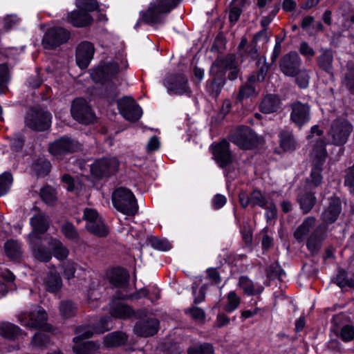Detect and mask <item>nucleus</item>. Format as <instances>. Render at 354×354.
Masks as SVG:
<instances>
[{"mask_svg":"<svg viewBox=\"0 0 354 354\" xmlns=\"http://www.w3.org/2000/svg\"><path fill=\"white\" fill-rule=\"evenodd\" d=\"M70 33L62 28H50L44 35L42 46L45 49L53 50L68 41Z\"/></svg>","mask_w":354,"mask_h":354,"instance_id":"obj_10","label":"nucleus"},{"mask_svg":"<svg viewBox=\"0 0 354 354\" xmlns=\"http://www.w3.org/2000/svg\"><path fill=\"white\" fill-rule=\"evenodd\" d=\"M239 286L243 290V292L248 296L259 295L263 290V286H259L256 287L252 281L246 276H242L239 278Z\"/></svg>","mask_w":354,"mask_h":354,"instance_id":"obj_28","label":"nucleus"},{"mask_svg":"<svg viewBox=\"0 0 354 354\" xmlns=\"http://www.w3.org/2000/svg\"><path fill=\"white\" fill-rule=\"evenodd\" d=\"M342 84L348 90L351 91H354V63H348L344 69Z\"/></svg>","mask_w":354,"mask_h":354,"instance_id":"obj_35","label":"nucleus"},{"mask_svg":"<svg viewBox=\"0 0 354 354\" xmlns=\"http://www.w3.org/2000/svg\"><path fill=\"white\" fill-rule=\"evenodd\" d=\"M325 239L324 234L319 227L316 228L307 240L308 249L313 254L317 253L321 248L322 241Z\"/></svg>","mask_w":354,"mask_h":354,"instance_id":"obj_27","label":"nucleus"},{"mask_svg":"<svg viewBox=\"0 0 354 354\" xmlns=\"http://www.w3.org/2000/svg\"><path fill=\"white\" fill-rule=\"evenodd\" d=\"M32 250L35 257L40 261L47 262L52 258L50 251L43 246L34 247Z\"/></svg>","mask_w":354,"mask_h":354,"instance_id":"obj_48","label":"nucleus"},{"mask_svg":"<svg viewBox=\"0 0 354 354\" xmlns=\"http://www.w3.org/2000/svg\"><path fill=\"white\" fill-rule=\"evenodd\" d=\"M110 283L115 287H124L128 281L129 275L121 268L113 269L109 276Z\"/></svg>","mask_w":354,"mask_h":354,"instance_id":"obj_30","label":"nucleus"},{"mask_svg":"<svg viewBox=\"0 0 354 354\" xmlns=\"http://www.w3.org/2000/svg\"><path fill=\"white\" fill-rule=\"evenodd\" d=\"M334 283L340 288L346 286L352 287L354 286V281L353 279H348L347 278L346 273L344 271L339 272V273L335 277Z\"/></svg>","mask_w":354,"mask_h":354,"instance_id":"obj_53","label":"nucleus"},{"mask_svg":"<svg viewBox=\"0 0 354 354\" xmlns=\"http://www.w3.org/2000/svg\"><path fill=\"white\" fill-rule=\"evenodd\" d=\"M77 264L74 262L68 261L64 265V276L67 279H71L74 277L76 270Z\"/></svg>","mask_w":354,"mask_h":354,"instance_id":"obj_60","label":"nucleus"},{"mask_svg":"<svg viewBox=\"0 0 354 354\" xmlns=\"http://www.w3.org/2000/svg\"><path fill=\"white\" fill-rule=\"evenodd\" d=\"M46 312L40 306H35L34 309L23 312L18 316L21 325L29 328H37L44 326L47 321Z\"/></svg>","mask_w":354,"mask_h":354,"instance_id":"obj_7","label":"nucleus"},{"mask_svg":"<svg viewBox=\"0 0 354 354\" xmlns=\"http://www.w3.org/2000/svg\"><path fill=\"white\" fill-rule=\"evenodd\" d=\"M268 275L270 278H279L280 279L284 271L281 268L280 266L277 263L271 264L267 270Z\"/></svg>","mask_w":354,"mask_h":354,"instance_id":"obj_57","label":"nucleus"},{"mask_svg":"<svg viewBox=\"0 0 354 354\" xmlns=\"http://www.w3.org/2000/svg\"><path fill=\"white\" fill-rule=\"evenodd\" d=\"M158 325L159 322L155 318L141 319L135 324L133 331L138 336L147 337L157 333Z\"/></svg>","mask_w":354,"mask_h":354,"instance_id":"obj_22","label":"nucleus"},{"mask_svg":"<svg viewBox=\"0 0 354 354\" xmlns=\"http://www.w3.org/2000/svg\"><path fill=\"white\" fill-rule=\"evenodd\" d=\"M50 167L49 161L45 159H39L35 164L34 169L38 176H44L49 173Z\"/></svg>","mask_w":354,"mask_h":354,"instance_id":"obj_51","label":"nucleus"},{"mask_svg":"<svg viewBox=\"0 0 354 354\" xmlns=\"http://www.w3.org/2000/svg\"><path fill=\"white\" fill-rule=\"evenodd\" d=\"M111 315L116 318H127L133 315L130 307L122 302H113L111 306Z\"/></svg>","mask_w":354,"mask_h":354,"instance_id":"obj_38","label":"nucleus"},{"mask_svg":"<svg viewBox=\"0 0 354 354\" xmlns=\"http://www.w3.org/2000/svg\"><path fill=\"white\" fill-rule=\"evenodd\" d=\"M316 219L315 217L308 216L306 218L301 224L296 229L294 232V237L299 242H302L315 227Z\"/></svg>","mask_w":354,"mask_h":354,"instance_id":"obj_25","label":"nucleus"},{"mask_svg":"<svg viewBox=\"0 0 354 354\" xmlns=\"http://www.w3.org/2000/svg\"><path fill=\"white\" fill-rule=\"evenodd\" d=\"M59 309L61 316L66 319L75 315L76 306L73 301L65 300L60 302Z\"/></svg>","mask_w":354,"mask_h":354,"instance_id":"obj_42","label":"nucleus"},{"mask_svg":"<svg viewBox=\"0 0 354 354\" xmlns=\"http://www.w3.org/2000/svg\"><path fill=\"white\" fill-rule=\"evenodd\" d=\"M280 146L286 151H294L297 147V142L292 132L282 131L279 133Z\"/></svg>","mask_w":354,"mask_h":354,"instance_id":"obj_34","label":"nucleus"},{"mask_svg":"<svg viewBox=\"0 0 354 354\" xmlns=\"http://www.w3.org/2000/svg\"><path fill=\"white\" fill-rule=\"evenodd\" d=\"M261 37H263L266 41H268L267 33L265 30H261L254 36L252 41L241 53V56L250 58L251 59L257 58V43Z\"/></svg>","mask_w":354,"mask_h":354,"instance_id":"obj_26","label":"nucleus"},{"mask_svg":"<svg viewBox=\"0 0 354 354\" xmlns=\"http://www.w3.org/2000/svg\"><path fill=\"white\" fill-rule=\"evenodd\" d=\"M342 210V203L340 198L337 196L331 197L324 207L320 218L326 224L333 223L337 220Z\"/></svg>","mask_w":354,"mask_h":354,"instance_id":"obj_17","label":"nucleus"},{"mask_svg":"<svg viewBox=\"0 0 354 354\" xmlns=\"http://www.w3.org/2000/svg\"><path fill=\"white\" fill-rule=\"evenodd\" d=\"M227 202L226 197L221 194H216L212 200V205L214 209H220L225 205Z\"/></svg>","mask_w":354,"mask_h":354,"instance_id":"obj_64","label":"nucleus"},{"mask_svg":"<svg viewBox=\"0 0 354 354\" xmlns=\"http://www.w3.org/2000/svg\"><path fill=\"white\" fill-rule=\"evenodd\" d=\"M212 73L216 72V75H214L213 80L207 82V90L210 95L216 97L225 84V73L216 64L212 66Z\"/></svg>","mask_w":354,"mask_h":354,"instance_id":"obj_20","label":"nucleus"},{"mask_svg":"<svg viewBox=\"0 0 354 354\" xmlns=\"http://www.w3.org/2000/svg\"><path fill=\"white\" fill-rule=\"evenodd\" d=\"M95 49L88 41L80 44L76 50V62L81 68H86L93 57Z\"/></svg>","mask_w":354,"mask_h":354,"instance_id":"obj_21","label":"nucleus"},{"mask_svg":"<svg viewBox=\"0 0 354 354\" xmlns=\"http://www.w3.org/2000/svg\"><path fill=\"white\" fill-rule=\"evenodd\" d=\"M118 167L115 158H104L95 160L91 165V171L96 177H105L115 174Z\"/></svg>","mask_w":354,"mask_h":354,"instance_id":"obj_11","label":"nucleus"},{"mask_svg":"<svg viewBox=\"0 0 354 354\" xmlns=\"http://www.w3.org/2000/svg\"><path fill=\"white\" fill-rule=\"evenodd\" d=\"M77 6L85 12L97 10L99 8L96 0H77Z\"/></svg>","mask_w":354,"mask_h":354,"instance_id":"obj_49","label":"nucleus"},{"mask_svg":"<svg viewBox=\"0 0 354 354\" xmlns=\"http://www.w3.org/2000/svg\"><path fill=\"white\" fill-rule=\"evenodd\" d=\"M62 232L69 239L77 240L79 238L76 229L71 223H65L62 227Z\"/></svg>","mask_w":354,"mask_h":354,"instance_id":"obj_54","label":"nucleus"},{"mask_svg":"<svg viewBox=\"0 0 354 354\" xmlns=\"http://www.w3.org/2000/svg\"><path fill=\"white\" fill-rule=\"evenodd\" d=\"M48 335L43 332L37 333L32 339V344L36 347H42L48 342Z\"/></svg>","mask_w":354,"mask_h":354,"instance_id":"obj_56","label":"nucleus"},{"mask_svg":"<svg viewBox=\"0 0 354 354\" xmlns=\"http://www.w3.org/2000/svg\"><path fill=\"white\" fill-rule=\"evenodd\" d=\"M21 334V330L9 322L0 323V335L6 339H15Z\"/></svg>","mask_w":354,"mask_h":354,"instance_id":"obj_31","label":"nucleus"},{"mask_svg":"<svg viewBox=\"0 0 354 354\" xmlns=\"http://www.w3.org/2000/svg\"><path fill=\"white\" fill-rule=\"evenodd\" d=\"M68 20L74 26L84 27L91 24L93 21V18L88 13L79 9L68 13Z\"/></svg>","mask_w":354,"mask_h":354,"instance_id":"obj_24","label":"nucleus"},{"mask_svg":"<svg viewBox=\"0 0 354 354\" xmlns=\"http://www.w3.org/2000/svg\"><path fill=\"white\" fill-rule=\"evenodd\" d=\"M151 246L159 250L167 251L171 248V245L167 240L153 237L150 241Z\"/></svg>","mask_w":354,"mask_h":354,"instance_id":"obj_55","label":"nucleus"},{"mask_svg":"<svg viewBox=\"0 0 354 354\" xmlns=\"http://www.w3.org/2000/svg\"><path fill=\"white\" fill-rule=\"evenodd\" d=\"M40 194L42 200L48 205H53L56 201L55 191L50 186L43 187Z\"/></svg>","mask_w":354,"mask_h":354,"instance_id":"obj_50","label":"nucleus"},{"mask_svg":"<svg viewBox=\"0 0 354 354\" xmlns=\"http://www.w3.org/2000/svg\"><path fill=\"white\" fill-rule=\"evenodd\" d=\"M327 153L326 143L322 140H317L313 146L310 157L313 163V167L310 176V182L314 186H318L322 180V165L326 160Z\"/></svg>","mask_w":354,"mask_h":354,"instance_id":"obj_3","label":"nucleus"},{"mask_svg":"<svg viewBox=\"0 0 354 354\" xmlns=\"http://www.w3.org/2000/svg\"><path fill=\"white\" fill-rule=\"evenodd\" d=\"M30 224L34 231L43 234L48 228V218L43 213H38L31 218Z\"/></svg>","mask_w":354,"mask_h":354,"instance_id":"obj_37","label":"nucleus"},{"mask_svg":"<svg viewBox=\"0 0 354 354\" xmlns=\"http://www.w3.org/2000/svg\"><path fill=\"white\" fill-rule=\"evenodd\" d=\"M114 207L127 216H134L138 210L135 196L132 192L125 187L117 188L112 194Z\"/></svg>","mask_w":354,"mask_h":354,"instance_id":"obj_2","label":"nucleus"},{"mask_svg":"<svg viewBox=\"0 0 354 354\" xmlns=\"http://www.w3.org/2000/svg\"><path fill=\"white\" fill-rule=\"evenodd\" d=\"M44 284L48 292H56L61 289L62 281L59 273L50 272L44 281Z\"/></svg>","mask_w":354,"mask_h":354,"instance_id":"obj_32","label":"nucleus"},{"mask_svg":"<svg viewBox=\"0 0 354 354\" xmlns=\"http://www.w3.org/2000/svg\"><path fill=\"white\" fill-rule=\"evenodd\" d=\"M353 129L352 124L348 120L338 118L332 122L328 135L333 145L340 146L347 142Z\"/></svg>","mask_w":354,"mask_h":354,"instance_id":"obj_4","label":"nucleus"},{"mask_svg":"<svg viewBox=\"0 0 354 354\" xmlns=\"http://www.w3.org/2000/svg\"><path fill=\"white\" fill-rule=\"evenodd\" d=\"M71 112L75 120L83 124H89L95 119L90 106L83 98H77L73 102Z\"/></svg>","mask_w":354,"mask_h":354,"instance_id":"obj_13","label":"nucleus"},{"mask_svg":"<svg viewBox=\"0 0 354 354\" xmlns=\"http://www.w3.org/2000/svg\"><path fill=\"white\" fill-rule=\"evenodd\" d=\"M98 348V344L93 342H87L83 344L74 346L73 351L77 354H93Z\"/></svg>","mask_w":354,"mask_h":354,"instance_id":"obj_47","label":"nucleus"},{"mask_svg":"<svg viewBox=\"0 0 354 354\" xmlns=\"http://www.w3.org/2000/svg\"><path fill=\"white\" fill-rule=\"evenodd\" d=\"M186 313H189L191 316L196 321H203L205 318L204 311L198 307H192L186 310Z\"/></svg>","mask_w":354,"mask_h":354,"instance_id":"obj_62","label":"nucleus"},{"mask_svg":"<svg viewBox=\"0 0 354 354\" xmlns=\"http://www.w3.org/2000/svg\"><path fill=\"white\" fill-rule=\"evenodd\" d=\"M340 337L344 342H350L354 338V327L346 325L342 327L340 331Z\"/></svg>","mask_w":354,"mask_h":354,"instance_id":"obj_58","label":"nucleus"},{"mask_svg":"<svg viewBox=\"0 0 354 354\" xmlns=\"http://www.w3.org/2000/svg\"><path fill=\"white\" fill-rule=\"evenodd\" d=\"M5 252L10 259H17L20 257L21 253L20 244L17 241H8L5 243Z\"/></svg>","mask_w":354,"mask_h":354,"instance_id":"obj_41","label":"nucleus"},{"mask_svg":"<svg viewBox=\"0 0 354 354\" xmlns=\"http://www.w3.org/2000/svg\"><path fill=\"white\" fill-rule=\"evenodd\" d=\"M344 184L349 187L351 192H354V165L346 170Z\"/></svg>","mask_w":354,"mask_h":354,"instance_id":"obj_61","label":"nucleus"},{"mask_svg":"<svg viewBox=\"0 0 354 354\" xmlns=\"http://www.w3.org/2000/svg\"><path fill=\"white\" fill-rule=\"evenodd\" d=\"M169 94L183 95L189 93L187 79L182 74H172L167 76L162 81Z\"/></svg>","mask_w":354,"mask_h":354,"instance_id":"obj_14","label":"nucleus"},{"mask_svg":"<svg viewBox=\"0 0 354 354\" xmlns=\"http://www.w3.org/2000/svg\"><path fill=\"white\" fill-rule=\"evenodd\" d=\"M93 329L90 326H82L76 328V336L73 338L75 344L80 343L82 340L90 338L93 334Z\"/></svg>","mask_w":354,"mask_h":354,"instance_id":"obj_44","label":"nucleus"},{"mask_svg":"<svg viewBox=\"0 0 354 354\" xmlns=\"http://www.w3.org/2000/svg\"><path fill=\"white\" fill-rule=\"evenodd\" d=\"M227 304L225 306V310L231 313L235 310L239 306L241 302L240 297L234 291H231L227 296Z\"/></svg>","mask_w":354,"mask_h":354,"instance_id":"obj_46","label":"nucleus"},{"mask_svg":"<svg viewBox=\"0 0 354 354\" xmlns=\"http://www.w3.org/2000/svg\"><path fill=\"white\" fill-rule=\"evenodd\" d=\"M230 140L241 149H252L259 142L258 136L248 127H239L231 132Z\"/></svg>","mask_w":354,"mask_h":354,"instance_id":"obj_5","label":"nucleus"},{"mask_svg":"<svg viewBox=\"0 0 354 354\" xmlns=\"http://www.w3.org/2000/svg\"><path fill=\"white\" fill-rule=\"evenodd\" d=\"M281 100L274 94L266 95L259 104V110L266 114L277 113L281 111Z\"/></svg>","mask_w":354,"mask_h":354,"instance_id":"obj_23","label":"nucleus"},{"mask_svg":"<svg viewBox=\"0 0 354 354\" xmlns=\"http://www.w3.org/2000/svg\"><path fill=\"white\" fill-rule=\"evenodd\" d=\"M333 55L330 50L326 49L322 50L321 55L317 57V64L319 67L325 72L332 74Z\"/></svg>","mask_w":354,"mask_h":354,"instance_id":"obj_29","label":"nucleus"},{"mask_svg":"<svg viewBox=\"0 0 354 354\" xmlns=\"http://www.w3.org/2000/svg\"><path fill=\"white\" fill-rule=\"evenodd\" d=\"M295 82L301 88H306L308 86L310 80V71L305 68H299L297 72Z\"/></svg>","mask_w":354,"mask_h":354,"instance_id":"obj_43","label":"nucleus"},{"mask_svg":"<svg viewBox=\"0 0 354 354\" xmlns=\"http://www.w3.org/2000/svg\"><path fill=\"white\" fill-rule=\"evenodd\" d=\"M268 71L267 66H262L257 74H252L248 78V82L250 83H254L257 82H263L266 77V73Z\"/></svg>","mask_w":354,"mask_h":354,"instance_id":"obj_59","label":"nucleus"},{"mask_svg":"<svg viewBox=\"0 0 354 354\" xmlns=\"http://www.w3.org/2000/svg\"><path fill=\"white\" fill-rule=\"evenodd\" d=\"M127 335L121 332H113L107 335L104 339V344L106 347H116L124 344Z\"/></svg>","mask_w":354,"mask_h":354,"instance_id":"obj_36","label":"nucleus"},{"mask_svg":"<svg viewBox=\"0 0 354 354\" xmlns=\"http://www.w3.org/2000/svg\"><path fill=\"white\" fill-rule=\"evenodd\" d=\"M84 218L86 221V229L93 234L104 237L108 235L109 230L99 216L96 210L86 208L84 211Z\"/></svg>","mask_w":354,"mask_h":354,"instance_id":"obj_8","label":"nucleus"},{"mask_svg":"<svg viewBox=\"0 0 354 354\" xmlns=\"http://www.w3.org/2000/svg\"><path fill=\"white\" fill-rule=\"evenodd\" d=\"M251 206L267 207L268 199L260 191L254 190L250 194Z\"/></svg>","mask_w":354,"mask_h":354,"instance_id":"obj_45","label":"nucleus"},{"mask_svg":"<svg viewBox=\"0 0 354 354\" xmlns=\"http://www.w3.org/2000/svg\"><path fill=\"white\" fill-rule=\"evenodd\" d=\"M248 81L244 85H242L236 95L237 102H242L245 99L249 98L257 95L255 88Z\"/></svg>","mask_w":354,"mask_h":354,"instance_id":"obj_39","label":"nucleus"},{"mask_svg":"<svg viewBox=\"0 0 354 354\" xmlns=\"http://www.w3.org/2000/svg\"><path fill=\"white\" fill-rule=\"evenodd\" d=\"M214 158L221 167H224L232 161L230 143L226 140L212 145Z\"/></svg>","mask_w":354,"mask_h":354,"instance_id":"obj_18","label":"nucleus"},{"mask_svg":"<svg viewBox=\"0 0 354 354\" xmlns=\"http://www.w3.org/2000/svg\"><path fill=\"white\" fill-rule=\"evenodd\" d=\"M48 245L53 250L54 256L57 259L63 261L68 257L69 250L60 241L55 239H51L48 241Z\"/></svg>","mask_w":354,"mask_h":354,"instance_id":"obj_33","label":"nucleus"},{"mask_svg":"<svg viewBox=\"0 0 354 354\" xmlns=\"http://www.w3.org/2000/svg\"><path fill=\"white\" fill-rule=\"evenodd\" d=\"M12 183V177L10 173L5 172L0 176V196L7 193Z\"/></svg>","mask_w":354,"mask_h":354,"instance_id":"obj_52","label":"nucleus"},{"mask_svg":"<svg viewBox=\"0 0 354 354\" xmlns=\"http://www.w3.org/2000/svg\"><path fill=\"white\" fill-rule=\"evenodd\" d=\"M176 5V0H154L151 2L147 11L142 12L140 21L149 24L162 22L163 14L169 12Z\"/></svg>","mask_w":354,"mask_h":354,"instance_id":"obj_1","label":"nucleus"},{"mask_svg":"<svg viewBox=\"0 0 354 354\" xmlns=\"http://www.w3.org/2000/svg\"><path fill=\"white\" fill-rule=\"evenodd\" d=\"M25 123L29 128L39 131L48 129L51 123V115L44 110H31L25 119Z\"/></svg>","mask_w":354,"mask_h":354,"instance_id":"obj_9","label":"nucleus"},{"mask_svg":"<svg viewBox=\"0 0 354 354\" xmlns=\"http://www.w3.org/2000/svg\"><path fill=\"white\" fill-rule=\"evenodd\" d=\"M48 148L53 156L59 158L62 155L81 149V145L75 140L62 137L50 143Z\"/></svg>","mask_w":354,"mask_h":354,"instance_id":"obj_12","label":"nucleus"},{"mask_svg":"<svg viewBox=\"0 0 354 354\" xmlns=\"http://www.w3.org/2000/svg\"><path fill=\"white\" fill-rule=\"evenodd\" d=\"M290 120L301 128L310 120V106L307 103L296 101L290 105Z\"/></svg>","mask_w":354,"mask_h":354,"instance_id":"obj_16","label":"nucleus"},{"mask_svg":"<svg viewBox=\"0 0 354 354\" xmlns=\"http://www.w3.org/2000/svg\"><path fill=\"white\" fill-rule=\"evenodd\" d=\"M301 60L297 53H290L281 59L280 69L282 73L290 77H293L300 68Z\"/></svg>","mask_w":354,"mask_h":354,"instance_id":"obj_19","label":"nucleus"},{"mask_svg":"<svg viewBox=\"0 0 354 354\" xmlns=\"http://www.w3.org/2000/svg\"><path fill=\"white\" fill-rule=\"evenodd\" d=\"M128 66L125 60L114 61L104 64L94 70L91 73L92 80L95 82H105L115 77L120 71L125 70Z\"/></svg>","mask_w":354,"mask_h":354,"instance_id":"obj_6","label":"nucleus"},{"mask_svg":"<svg viewBox=\"0 0 354 354\" xmlns=\"http://www.w3.org/2000/svg\"><path fill=\"white\" fill-rule=\"evenodd\" d=\"M8 68L6 64H0V87H3L8 82Z\"/></svg>","mask_w":354,"mask_h":354,"instance_id":"obj_63","label":"nucleus"},{"mask_svg":"<svg viewBox=\"0 0 354 354\" xmlns=\"http://www.w3.org/2000/svg\"><path fill=\"white\" fill-rule=\"evenodd\" d=\"M315 196L312 193H305L299 196L298 201L304 213L309 212L315 203Z\"/></svg>","mask_w":354,"mask_h":354,"instance_id":"obj_40","label":"nucleus"},{"mask_svg":"<svg viewBox=\"0 0 354 354\" xmlns=\"http://www.w3.org/2000/svg\"><path fill=\"white\" fill-rule=\"evenodd\" d=\"M121 115L130 122H136L142 115V109L131 97H125L118 102Z\"/></svg>","mask_w":354,"mask_h":354,"instance_id":"obj_15","label":"nucleus"}]
</instances>
